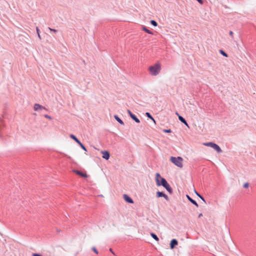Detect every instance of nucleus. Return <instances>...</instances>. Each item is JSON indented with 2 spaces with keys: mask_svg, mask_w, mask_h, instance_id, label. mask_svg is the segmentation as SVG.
Here are the masks:
<instances>
[{
  "mask_svg": "<svg viewBox=\"0 0 256 256\" xmlns=\"http://www.w3.org/2000/svg\"><path fill=\"white\" fill-rule=\"evenodd\" d=\"M170 161L176 166L180 168L183 167V158L182 157L178 156L174 157L171 156L170 158Z\"/></svg>",
  "mask_w": 256,
  "mask_h": 256,
  "instance_id": "nucleus-3",
  "label": "nucleus"
},
{
  "mask_svg": "<svg viewBox=\"0 0 256 256\" xmlns=\"http://www.w3.org/2000/svg\"><path fill=\"white\" fill-rule=\"evenodd\" d=\"M178 119L180 122H182V123H184L185 125H186V126H188V123L186 122V120L182 116H178Z\"/></svg>",
  "mask_w": 256,
  "mask_h": 256,
  "instance_id": "nucleus-12",
  "label": "nucleus"
},
{
  "mask_svg": "<svg viewBox=\"0 0 256 256\" xmlns=\"http://www.w3.org/2000/svg\"><path fill=\"white\" fill-rule=\"evenodd\" d=\"M163 131L164 132H166V133H169V132H172V130L170 129H168V130H164Z\"/></svg>",
  "mask_w": 256,
  "mask_h": 256,
  "instance_id": "nucleus-23",
  "label": "nucleus"
},
{
  "mask_svg": "<svg viewBox=\"0 0 256 256\" xmlns=\"http://www.w3.org/2000/svg\"><path fill=\"white\" fill-rule=\"evenodd\" d=\"M161 70V64L160 62H156L154 65L148 68L150 74L152 76L158 75Z\"/></svg>",
  "mask_w": 256,
  "mask_h": 256,
  "instance_id": "nucleus-2",
  "label": "nucleus"
},
{
  "mask_svg": "<svg viewBox=\"0 0 256 256\" xmlns=\"http://www.w3.org/2000/svg\"><path fill=\"white\" fill-rule=\"evenodd\" d=\"M45 117H46V118H48V119H51L50 116H48V115H46H46H45Z\"/></svg>",
  "mask_w": 256,
  "mask_h": 256,
  "instance_id": "nucleus-29",
  "label": "nucleus"
},
{
  "mask_svg": "<svg viewBox=\"0 0 256 256\" xmlns=\"http://www.w3.org/2000/svg\"><path fill=\"white\" fill-rule=\"evenodd\" d=\"M150 236H152V238H154L156 240V241H158L159 239L158 238V237L156 236V234H154V233H151L150 234Z\"/></svg>",
  "mask_w": 256,
  "mask_h": 256,
  "instance_id": "nucleus-16",
  "label": "nucleus"
},
{
  "mask_svg": "<svg viewBox=\"0 0 256 256\" xmlns=\"http://www.w3.org/2000/svg\"><path fill=\"white\" fill-rule=\"evenodd\" d=\"M150 23H151L154 26H158L157 22L156 21L154 20H152L150 21Z\"/></svg>",
  "mask_w": 256,
  "mask_h": 256,
  "instance_id": "nucleus-19",
  "label": "nucleus"
},
{
  "mask_svg": "<svg viewBox=\"0 0 256 256\" xmlns=\"http://www.w3.org/2000/svg\"><path fill=\"white\" fill-rule=\"evenodd\" d=\"M102 153L104 158L108 160L110 158V153L108 151H102Z\"/></svg>",
  "mask_w": 256,
  "mask_h": 256,
  "instance_id": "nucleus-8",
  "label": "nucleus"
},
{
  "mask_svg": "<svg viewBox=\"0 0 256 256\" xmlns=\"http://www.w3.org/2000/svg\"><path fill=\"white\" fill-rule=\"evenodd\" d=\"M74 172H75L76 174L79 175V176H80L82 177H84V178H86L88 176L86 174V173H82L80 171H78V170H74Z\"/></svg>",
  "mask_w": 256,
  "mask_h": 256,
  "instance_id": "nucleus-10",
  "label": "nucleus"
},
{
  "mask_svg": "<svg viewBox=\"0 0 256 256\" xmlns=\"http://www.w3.org/2000/svg\"><path fill=\"white\" fill-rule=\"evenodd\" d=\"M130 118L134 120L136 122H138V123H139L140 122V120L136 117V116L132 114L131 116H130Z\"/></svg>",
  "mask_w": 256,
  "mask_h": 256,
  "instance_id": "nucleus-13",
  "label": "nucleus"
},
{
  "mask_svg": "<svg viewBox=\"0 0 256 256\" xmlns=\"http://www.w3.org/2000/svg\"><path fill=\"white\" fill-rule=\"evenodd\" d=\"M114 118H115V119L120 123V124H122L124 125V122L118 118V116L116 115H115L114 116Z\"/></svg>",
  "mask_w": 256,
  "mask_h": 256,
  "instance_id": "nucleus-14",
  "label": "nucleus"
},
{
  "mask_svg": "<svg viewBox=\"0 0 256 256\" xmlns=\"http://www.w3.org/2000/svg\"><path fill=\"white\" fill-rule=\"evenodd\" d=\"M49 30H50V31H52V32H56V30H54V29H52V28H48Z\"/></svg>",
  "mask_w": 256,
  "mask_h": 256,
  "instance_id": "nucleus-27",
  "label": "nucleus"
},
{
  "mask_svg": "<svg viewBox=\"0 0 256 256\" xmlns=\"http://www.w3.org/2000/svg\"><path fill=\"white\" fill-rule=\"evenodd\" d=\"M142 28L146 32H147L149 34H152V33L150 30H148V28H146L145 26H143Z\"/></svg>",
  "mask_w": 256,
  "mask_h": 256,
  "instance_id": "nucleus-18",
  "label": "nucleus"
},
{
  "mask_svg": "<svg viewBox=\"0 0 256 256\" xmlns=\"http://www.w3.org/2000/svg\"><path fill=\"white\" fill-rule=\"evenodd\" d=\"M230 35L231 36H233V32L232 31L230 32Z\"/></svg>",
  "mask_w": 256,
  "mask_h": 256,
  "instance_id": "nucleus-30",
  "label": "nucleus"
},
{
  "mask_svg": "<svg viewBox=\"0 0 256 256\" xmlns=\"http://www.w3.org/2000/svg\"><path fill=\"white\" fill-rule=\"evenodd\" d=\"M78 144L80 146V147H81V148H82L85 151H86V148H85V146L83 145V144H82V143L80 142V143H78Z\"/></svg>",
  "mask_w": 256,
  "mask_h": 256,
  "instance_id": "nucleus-20",
  "label": "nucleus"
},
{
  "mask_svg": "<svg viewBox=\"0 0 256 256\" xmlns=\"http://www.w3.org/2000/svg\"><path fill=\"white\" fill-rule=\"evenodd\" d=\"M124 200L126 202H128V203H130V204H133L134 203L133 200L130 196H128L126 194H124Z\"/></svg>",
  "mask_w": 256,
  "mask_h": 256,
  "instance_id": "nucleus-7",
  "label": "nucleus"
},
{
  "mask_svg": "<svg viewBox=\"0 0 256 256\" xmlns=\"http://www.w3.org/2000/svg\"><path fill=\"white\" fill-rule=\"evenodd\" d=\"M146 114L148 118L154 121V122L156 123L155 120L154 119V118L152 116L149 112H146Z\"/></svg>",
  "mask_w": 256,
  "mask_h": 256,
  "instance_id": "nucleus-17",
  "label": "nucleus"
},
{
  "mask_svg": "<svg viewBox=\"0 0 256 256\" xmlns=\"http://www.w3.org/2000/svg\"><path fill=\"white\" fill-rule=\"evenodd\" d=\"M204 144L206 146H210L211 148H213L214 150H216L218 152H222V150L220 148V147L214 143L210 142L204 143Z\"/></svg>",
  "mask_w": 256,
  "mask_h": 256,
  "instance_id": "nucleus-4",
  "label": "nucleus"
},
{
  "mask_svg": "<svg viewBox=\"0 0 256 256\" xmlns=\"http://www.w3.org/2000/svg\"><path fill=\"white\" fill-rule=\"evenodd\" d=\"M42 109H44V108L39 104H34V110L36 111L39 110H42Z\"/></svg>",
  "mask_w": 256,
  "mask_h": 256,
  "instance_id": "nucleus-9",
  "label": "nucleus"
},
{
  "mask_svg": "<svg viewBox=\"0 0 256 256\" xmlns=\"http://www.w3.org/2000/svg\"><path fill=\"white\" fill-rule=\"evenodd\" d=\"M36 32L38 34V36L39 38L41 39V36H40V30H39V28L38 27L36 28Z\"/></svg>",
  "mask_w": 256,
  "mask_h": 256,
  "instance_id": "nucleus-21",
  "label": "nucleus"
},
{
  "mask_svg": "<svg viewBox=\"0 0 256 256\" xmlns=\"http://www.w3.org/2000/svg\"><path fill=\"white\" fill-rule=\"evenodd\" d=\"M92 250L96 254H98V250H96V248L94 247L92 248Z\"/></svg>",
  "mask_w": 256,
  "mask_h": 256,
  "instance_id": "nucleus-25",
  "label": "nucleus"
},
{
  "mask_svg": "<svg viewBox=\"0 0 256 256\" xmlns=\"http://www.w3.org/2000/svg\"><path fill=\"white\" fill-rule=\"evenodd\" d=\"M156 185L158 186H162L170 193H172V188L166 180L164 178L161 177L159 173H156Z\"/></svg>",
  "mask_w": 256,
  "mask_h": 256,
  "instance_id": "nucleus-1",
  "label": "nucleus"
},
{
  "mask_svg": "<svg viewBox=\"0 0 256 256\" xmlns=\"http://www.w3.org/2000/svg\"><path fill=\"white\" fill-rule=\"evenodd\" d=\"M248 186H249V184H248V182H246V183H245V184H244V188H248Z\"/></svg>",
  "mask_w": 256,
  "mask_h": 256,
  "instance_id": "nucleus-24",
  "label": "nucleus"
},
{
  "mask_svg": "<svg viewBox=\"0 0 256 256\" xmlns=\"http://www.w3.org/2000/svg\"><path fill=\"white\" fill-rule=\"evenodd\" d=\"M202 216V214H200L199 215H198V218H200L201 216Z\"/></svg>",
  "mask_w": 256,
  "mask_h": 256,
  "instance_id": "nucleus-32",
  "label": "nucleus"
},
{
  "mask_svg": "<svg viewBox=\"0 0 256 256\" xmlns=\"http://www.w3.org/2000/svg\"><path fill=\"white\" fill-rule=\"evenodd\" d=\"M156 196L158 198L164 197L166 200H168V197L166 194H163L162 192H156Z\"/></svg>",
  "mask_w": 256,
  "mask_h": 256,
  "instance_id": "nucleus-5",
  "label": "nucleus"
},
{
  "mask_svg": "<svg viewBox=\"0 0 256 256\" xmlns=\"http://www.w3.org/2000/svg\"><path fill=\"white\" fill-rule=\"evenodd\" d=\"M186 198L188 199L194 204L196 207L198 206L197 202L194 200H192L188 195H186Z\"/></svg>",
  "mask_w": 256,
  "mask_h": 256,
  "instance_id": "nucleus-11",
  "label": "nucleus"
},
{
  "mask_svg": "<svg viewBox=\"0 0 256 256\" xmlns=\"http://www.w3.org/2000/svg\"><path fill=\"white\" fill-rule=\"evenodd\" d=\"M70 137L74 140H75L76 142H77L78 144L80 143V141L74 134H70Z\"/></svg>",
  "mask_w": 256,
  "mask_h": 256,
  "instance_id": "nucleus-15",
  "label": "nucleus"
},
{
  "mask_svg": "<svg viewBox=\"0 0 256 256\" xmlns=\"http://www.w3.org/2000/svg\"><path fill=\"white\" fill-rule=\"evenodd\" d=\"M178 242L176 240L172 239L170 244V247L172 249H173L176 246L178 245Z\"/></svg>",
  "mask_w": 256,
  "mask_h": 256,
  "instance_id": "nucleus-6",
  "label": "nucleus"
},
{
  "mask_svg": "<svg viewBox=\"0 0 256 256\" xmlns=\"http://www.w3.org/2000/svg\"><path fill=\"white\" fill-rule=\"evenodd\" d=\"M195 192L196 193V194L200 197V194H199L196 191H195Z\"/></svg>",
  "mask_w": 256,
  "mask_h": 256,
  "instance_id": "nucleus-33",
  "label": "nucleus"
},
{
  "mask_svg": "<svg viewBox=\"0 0 256 256\" xmlns=\"http://www.w3.org/2000/svg\"><path fill=\"white\" fill-rule=\"evenodd\" d=\"M200 198L202 200H204V198H203L201 196H200Z\"/></svg>",
  "mask_w": 256,
  "mask_h": 256,
  "instance_id": "nucleus-31",
  "label": "nucleus"
},
{
  "mask_svg": "<svg viewBox=\"0 0 256 256\" xmlns=\"http://www.w3.org/2000/svg\"><path fill=\"white\" fill-rule=\"evenodd\" d=\"M220 54H222L224 56L226 57H228V54L225 52H224L223 50H221L220 51Z\"/></svg>",
  "mask_w": 256,
  "mask_h": 256,
  "instance_id": "nucleus-22",
  "label": "nucleus"
},
{
  "mask_svg": "<svg viewBox=\"0 0 256 256\" xmlns=\"http://www.w3.org/2000/svg\"><path fill=\"white\" fill-rule=\"evenodd\" d=\"M128 114H129L130 116L132 114V112L130 110H128Z\"/></svg>",
  "mask_w": 256,
  "mask_h": 256,
  "instance_id": "nucleus-28",
  "label": "nucleus"
},
{
  "mask_svg": "<svg viewBox=\"0 0 256 256\" xmlns=\"http://www.w3.org/2000/svg\"><path fill=\"white\" fill-rule=\"evenodd\" d=\"M32 256H42V255H40V254H36V253L32 254Z\"/></svg>",
  "mask_w": 256,
  "mask_h": 256,
  "instance_id": "nucleus-26",
  "label": "nucleus"
}]
</instances>
